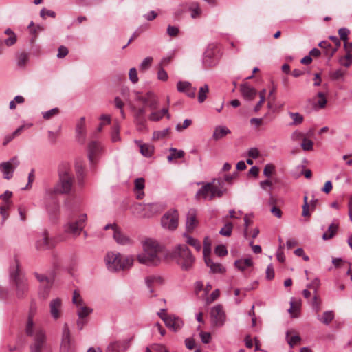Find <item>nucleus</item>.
<instances>
[{
  "mask_svg": "<svg viewBox=\"0 0 352 352\" xmlns=\"http://www.w3.org/2000/svg\"><path fill=\"white\" fill-rule=\"evenodd\" d=\"M33 316L34 312L31 309L25 328L26 335L32 338L30 352H52L45 331L35 324Z\"/></svg>",
  "mask_w": 352,
  "mask_h": 352,
  "instance_id": "f257e3e1",
  "label": "nucleus"
},
{
  "mask_svg": "<svg viewBox=\"0 0 352 352\" xmlns=\"http://www.w3.org/2000/svg\"><path fill=\"white\" fill-rule=\"evenodd\" d=\"M144 252L138 255V260L142 264L157 265L161 262V247L151 239H148L143 244Z\"/></svg>",
  "mask_w": 352,
  "mask_h": 352,
  "instance_id": "f03ea898",
  "label": "nucleus"
},
{
  "mask_svg": "<svg viewBox=\"0 0 352 352\" xmlns=\"http://www.w3.org/2000/svg\"><path fill=\"white\" fill-rule=\"evenodd\" d=\"M202 187L197 192L195 198L197 200L201 199L204 200L212 201L215 197H221L226 189L223 188V181L220 179H214L212 182L201 183Z\"/></svg>",
  "mask_w": 352,
  "mask_h": 352,
  "instance_id": "7ed1b4c3",
  "label": "nucleus"
},
{
  "mask_svg": "<svg viewBox=\"0 0 352 352\" xmlns=\"http://www.w3.org/2000/svg\"><path fill=\"white\" fill-rule=\"evenodd\" d=\"M59 180L54 188V192L56 194H68L71 192L74 177L72 170L67 163H63L58 168Z\"/></svg>",
  "mask_w": 352,
  "mask_h": 352,
  "instance_id": "20e7f679",
  "label": "nucleus"
},
{
  "mask_svg": "<svg viewBox=\"0 0 352 352\" xmlns=\"http://www.w3.org/2000/svg\"><path fill=\"white\" fill-rule=\"evenodd\" d=\"M10 283L14 286L18 298H23L28 291L27 278L19 268V263L15 260L14 263L10 267Z\"/></svg>",
  "mask_w": 352,
  "mask_h": 352,
  "instance_id": "39448f33",
  "label": "nucleus"
},
{
  "mask_svg": "<svg viewBox=\"0 0 352 352\" xmlns=\"http://www.w3.org/2000/svg\"><path fill=\"white\" fill-rule=\"evenodd\" d=\"M171 256L182 269L186 271L192 269L195 261L191 251L185 244L176 245L172 251Z\"/></svg>",
  "mask_w": 352,
  "mask_h": 352,
  "instance_id": "423d86ee",
  "label": "nucleus"
},
{
  "mask_svg": "<svg viewBox=\"0 0 352 352\" xmlns=\"http://www.w3.org/2000/svg\"><path fill=\"white\" fill-rule=\"evenodd\" d=\"M104 260L108 270L111 272L127 270L132 266L134 261L131 256H124L114 252L107 253Z\"/></svg>",
  "mask_w": 352,
  "mask_h": 352,
  "instance_id": "0eeeda50",
  "label": "nucleus"
},
{
  "mask_svg": "<svg viewBox=\"0 0 352 352\" xmlns=\"http://www.w3.org/2000/svg\"><path fill=\"white\" fill-rule=\"evenodd\" d=\"M87 221V214H82L78 217V219L74 221H70L65 225L64 230L66 233L72 234L74 237L78 236L85 226Z\"/></svg>",
  "mask_w": 352,
  "mask_h": 352,
  "instance_id": "6e6552de",
  "label": "nucleus"
},
{
  "mask_svg": "<svg viewBox=\"0 0 352 352\" xmlns=\"http://www.w3.org/2000/svg\"><path fill=\"white\" fill-rule=\"evenodd\" d=\"M75 351L74 342L72 340L68 324L65 323L63 328L60 352H75Z\"/></svg>",
  "mask_w": 352,
  "mask_h": 352,
  "instance_id": "1a4fd4ad",
  "label": "nucleus"
},
{
  "mask_svg": "<svg viewBox=\"0 0 352 352\" xmlns=\"http://www.w3.org/2000/svg\"><path fill=\"white\" fill-rule=\"evenodd\" d=\"M19 164L20 162L17 157H14L9 161L1 163L0 170L3 173V177L7 180L12 179L14 172Z\"/></svg>",
  "mask_w": 352,
  "mask_h": 352,
  "instance_id": "9d476101",
  "label": "nucleus"
},
{
  "mask_svg": "<svg viewBox=\"0 0 352 352\" xmlns=\"http://www.w3.org/2000/svg\"><path fill=\"white\" fill-rule=\"evenodd\" d=\"M211 323L214 327L223 326L226 316L221 305H217L211 309L210 311Z\"/></svg>",
  "mask_w": 352,
  "mask_h": 352,
  "instance_id": "9b49d317",
  "label": "nucleus"
},
{
  "mask_svg": "<svg viewBox=\"0 0 352 352\" xmlns=\"http://www.w3.org/2000/svg\"><path fill=\"white\" fill-rule=\"evenodd\" d=\"M72 302L78 307L77 314L80 319L86 318L92 312L91 309L85 305L81 296L76 290L73 292Z\"/></svg>",
  "mask_w": 352,
  "mask_h": 352,
  "instance_id": "f8f14e48",
  "label": "nucleus"
},
{
  "mask_svg": "<svg viewBox=\"0 0 352 352\" xmlns=\"http://www.w3.org/2000/svg\"><path fill=\"white\" fill-rule=\"evenodd\" d=\"M178 219L179 214L177 210L168 212L162 217V226L164 228L174 230L178 226Z\"/></svg>",
  "mask_w": 352,
  "mask_h": 352,
  "instance_id": "ddd939ff",
  "label": "nucleus"
},
{
  "mask_svg": "<svg viewBox=\"0 0 352 352\" xmlns=\"http://www.w3.org/2000/svg\"><path fill=\"white\" fill-rule=\"evenodd\" d=\"M157 314L164 322L166 326L175 332L178 331L184 324L182 320L177 316L173 315H164L162 316L160 313H157Z\"/></svg>",
  "mask_w": 352,
  "mask_h": 352,
  "instance_id": "4468645a",
  "label": "nucleus"
},
{
  "mask_svg": "<svg viewBox=\"0 0 352 352\" xmlns=\"http://www.w3.org/2000/svg\"><path fill=\"white\" fill-rule=\"evenodd\" d=\"M49 307L50 315L54 320H57L62 316L63 302L60 298L52 299Z\"/></svg>",
  "mask_w": 352,
  "mask_h": 352,
  "instance_id": "2eb2a0df",
  "label": "nucleus"
},
{
  "mask_svg": "<svg viewBox=\"0 0 352 352\" xmlns=\"http://www.w3.org/2000/svg\"><path fill=\"white\" fill-rule=\"evenodd\" d=\"M130 339L112 342L107 346V352H125L130 346Z\"/></svg>",
  "mask_w": 352,
  "mask_h": 352,
  "instance_id": "dca6fc26",
  "label": "nucleus"
},
{
  "mask_svg": "<svg viewBox=\"0 0 352 352\" xmlns=\"http://www.w3.org/2000/svg\"><path fill=\"white\" fill-rule=\"evenodd\" d=\"M198 224L197 212L195 209H190L187 213L186 228L188 232H192Z\"/></svg>",
  "mask_w": 352,
  "mask_h": 352,
  "instance_id": "f3484780",
  "label": "nucleus"
},
{
  "mask_svg": "<svg viewBox=\"0 0 352 352\" xmlns=\"http://www.w3.org/2000/svg\"><path fill=\"white\" fill-rule=\"evenodd\" d=\"M163 283L164 280L160 276L151 275L145 278V283L147 288L149 289L150 293H153L155 292V288L162 285Z\"/></svg>",
  "mask_w": 352,
  "mask_h": 352,
  "instance_id": "a211bd4d",
  "label": "nucleus"
},
{
  "mask_svg": "<svg viewBox=\"0 0 352 352\" xmlns=\"http://www.w3.org/2000/svg\"><path fill=\"white\" fill-rule=\"evenodd\" d=\"M102 146L97 141H92L88 144V157L91 162H94L96 157L102 151Z\"/></svg>",
  "mask_w": 352,
  "mask_h": 352,
  "instance_id": "6ab92c4d",
  "label": "nucleus"
},
{
  "mask_svg": "<svg viewBox=\"0 0 352 352\" xmlns=\"http://www.w3.org/2000/svg\"><path fill=\"white\" fill-rule=\"evenodd\" d=\"M53 246V244L50 241L48 237V233L47 231L43 232L42 239H39L36 243V248L38 250H44L50 249Z\"/></svg>",
  "mask_w": 352,
  "mask_h": 352,
  "instance_id": "aec40b11",
  "label": "nucleus"
},
{
  "mask_svg": "<svg viewBox=\"0 0 352 352\" xmlns=\"http://www.w3.org/2000/svg\"><path fill=\"white\" fill-rule=\"evenodd\" d=\"M240 91L242 96L248 100H252L256 95V90L247 83L241 85Z\"/></svg>",
  "mask_w": 352,
  "mask_h": 352,
  "instance_id": "412c9836",
  "label": "nucleus"
},
{
  "mask_svg": "<svg viewBox=\"0 0 352 352\" xmlns=\"http://www.w3.org/2000/svg\"><path fill=\"white\" fill-rule=\"evenodd\" d=\"M146 109L144 107H140L135 110V120L138 126L139 129H142L145 126L146 118H145Z\"/></svg>",
  "mask_w": 352,
  "mask_h": 352,
  "instance_id": "4be33fe9",
  "label": "nucleus"
},
{
  "mask_svg": "<svg viewBox=\"0 0 352 352\" xmlns=\"http://www.w3.org/2000/svg\"><path fill=\"white\" fill-rule=\"evenodd\" d=\"M230 133L231 131L228 127L225 126H217L213 132L212 138L215 141H217Z\"/></svg>",
  "mask_w": 352,
  "mask_h": 352,
  "instance_id": "5701e85b",
  "label": "nucleus"
},
{
  "mask_svg": "<svg viewBox=\"0 0 352 352\" xmlns=\"http://www.w3.org/2000/svg\"><path fill=\"white\" fill-rule=\"evenodd\" d=\"M135 143L140 147V153L146 157H150L154 152V147L148 144H142L140 141H135Z\"/></svg>",
  "mask_w": 352,
  "mask_h": 352,
  "instance_id": "b1692460",
  "label": "nucleus"
},
{
  "mask_svg": "<svg viewBox=\"0 0 352 352\" xmlns=\"http://www.w3.org/2000/svg\"><path fill=\"white\" fill-rule=\"evenodd\" d=\"M75 170L77 175L78 184L82 186L83 178L85 177V166L81 160H77L75 162Z\"/></svg>",
  "mask_w": 352,
  "mask_h": 352,
  "instance_id": "393cba45",
  "label": "nucleus"
},
{
  "mask_svg": "<svg viewBox=\"0 0 352 352\" xmlns=\"http://www.w3.org/2000/svg\"><path fill=\"white\" fill-rule=\"evenodd\" d=\"M166 116L168 119L170 118V114L168 113V108H163L160 111H153L149 116L148 119L153 122H157L160 120L164 116Z\"/></svg>",
  "mask_w": 352,
  "mask_h": 352,
  "instance_id": "a878e982",
  "label": "nucleus"
},
{
  "mask_svg": "<svg viewBox=\"0 0 352 352\" xmlns=\"http://www.w3.org/2000/svg\"><path fill=\"white\" fill-rule=\"evenodd\" d=\"M53 282H48L47 284L42 285L38 290V297L42 300H46L50 294Z\"/></svg>",
  "mask_w": 352,
  "mask_h": 352,
  "instance_id": "bb28decb",
  "label": "nucleus"
},
{
  "mask_svg": "<svg viewBox=\"0 0 352 352\" xmlns=\"http://www.w3.org/2000/svg\"><path fill=\"white\" fill-rule=\"evenodd\" d=\"M113 238L120 245H126L131 242V239L125 236L118 228L115 230Z\"/></svg>",
  "mask_w": 352,
  "mask_h": 352,
  "instance_id": "cd10ccee",
  "label": "nucleus"
},
{
  "mask_svg": "<svg viewBox=\"0 0 352 352\" xmlns=\"http://www.w3.org/2000/svg\"><path fill=\"white\" fill-rule=\"evenodd\" d=\"M205 263L212 273H223L226 271L221 264L213 262L211 258H207Z\"/></svg>",
  "mask_w": 352,
  "mask_h": 352,
  "instance_id": "c85d7f7f",
  "label": "nucleus"
},
{
  "mask_svg": "<svg viewBox=\"0 0 352 352\" xmlns=\"http://www.w3.org/2000/svg\"><path fill=\"white\" fill-rule=\"evenodd\" d=\"M76 131L78 136L82 137V142H84L86 134L85 118L82 117L76 124Z\"/></svg>",
  "mask_w": 352,
  "mask_h": 352,
  "instance_id": "c756f323",
  "label": "nucleus"
},
{
  "mask_svg": "<svg viewBox=\"0 0 352 352\" xmlns=\"http://www.w3.org/2000/svg\"><path fill=\"white\" fill-rule=\"evenodd\" d=\"M188 10L190 12V16L193 19L198 18L201 16L202 11L199 5L197 2H192L188 5Z\"/></svg>",
  "mask_w": 352,
  "mask_h": 352,
  "instance_id": "7c9ffc66",
  "label": "nucleus"
},
{
  "mask_svg": "<svg viewBox=\"0 0 352 352\" xmlns=\"http://www.w3.org/2000/svg\"><path fill=\"white\" fill-rule=\"evenodd\" d=\"M338 230V224L332 223L329 226L327 232H326L323 234L322 239L324 240H329V239H332L337 233Z\"/></svg>",
  "mask_w": 352,
  "mask_h": 352,
  "instance_id": "2f4dec72",
  "label": "nucleus"
},
{
  "mask_svg": "<svg viewBox=\"0 0 352 352\" xmlns=\"http://www.w3.org/2000/svg\"><path fill=\"white\" fill-rule=\"evenodd\" d=\"M234 264L239 270L244 271L247 267L252 266L253 265V262L251 258H246L244 259L236 260Z\"/></svg>",
  "mask_w": 352,
  "mask_h": 352,
  "instance_id": "473e14b6",
  "label": "nucleus"
},
{
  "mask_svg": "<svg viewBox=\"0 0 352 352\" xmlns=\"http://www.w3.org/2000/svg\"><path fill=\"white\" fill-rule=\"evenodd\" d=\"M318 318L322 323L328 325L334 319V313L333 311H327L321 316H318Z\"/></svg>",
  "mask_w": 352,
  "mask_h": 352,
  "instance_id": "72a5a7b5",
  "label": "nucleus"
},
{
  "mask_svg": "<svg viewBox=\"0 0 352 352\" xmlns=\"http://www.w3.org/2000/svg\"><path fill=\"white\" fill-rule=\"evenodd\" d=\"M25 125H22L19 126L16 130H15L12 134L8 135L5 137L4 141L3 142V145H7L10 142H11L14 138L21 135L23 131L25 129Z\"/></svg>",
  "mask_w": 352,
  "mask_h": 352,
  "instance_id": "f704fd0d",
  "label": "nucleus"
},
{
  "mask_svg": "<svg viewBox=\"0 0 352 352\" xmlns=\"http://www.w3.org/2000/svg\"><path fill=\"white\" fill-rule=\"evenodd\" d=\"M209 92V87L207 84L201 86L198 92V102L203 103L207 98V94Z\"/></svg>",
  "mask_w": 352,
  "mask_h": 352,
  "instance_id": "c9c22d12",
  "label": "nucleus"
},
{
  "mask_svg": "<svg viewBox=\"0 0 352 352\" xmlns=\"http://www.w3.org/2000/svg\"><path fill=\"white\" fill-rule=\"evenodd\" d=\"M170 155L167 157L168 161L171 162L173 159L182 158L184 156V152L182 150H177L174 148H170Z\"/></svg>",
  "mask_w": 352,
  "mask_h": 352,
  "instance_id": "e433bc0d",
  "label": "nucleus"
},
{
  "mask_svg": "<svg viewBox=\"0 0 352 352\" xmlns=\"http://www.w3.org/2000/svg\"><path fill=\"white\" fill-rule=\"evenodd\" d=\"M184 236L186 238V243L188 244L195 248L197 251L201 250V244L199 240L189 236L186 233L184 234Z\"/></svg>",
  "mask_w": 352,
  "mask_h": 352,
  "instance_id": "4c0bfd02",
  "label": "nucleus"
},
{
  "mask_svg": "<svg viewBox=\"0 0 352 352\" xmlns=\"http://www.w3.org/2000/svg\"><path fill=\"white\" fill-rule=\"evenodd\" d=\"M153 94V92L148 91L146 94L142 95L139 92H135V100L146 105Z\"/></svg>",
  "mask_w": 352,
  "mask_h": 352,
  "instance_id": "58836bf2",
  "label": "nucleus"
},
{
  "mask_svg": "<svg viewBox=\"0 0 352 352\" xmlns=\"http://www.w3.org/2000/svg\"><path fill=\"white\" fill-rule=\"evenodd\" d=\"M329 38L336 45V47L331 49V51L326 52V55L328 56L329 58H331L334 55L336 52L338 50V47L341 45V42L340 38H338L336 36H331Z\"/></svg>",
  "mask_w": 352,
  "mask_h": 352,
  "instance_id": "ea45409f",
  "label": "nucleus"
},
{
  "mask_svg": "<svg viewBox=\"0 0 352 352\" xmlns=\"http://www.w3.org/2000/svg\"><path fill=\"white\" fill-rule=\"evenodd\" d=\"M289 116L293 120L292 122L290 124V125H292V126L299 125L304 120V117L299 113L289 112Z\"/></svg>",
  "mask_w": 352,
  "mask_h": 352,
  "instance_id": "a19ab883",
  "label": "nucleus"
},
{
  "mask_svg": "<svg viewBox=\"0 0 352 352\" xmlns=\"http://www.w3.org/2000/svg\"><path fill=\"white\" fill-rule=\"evenodd\" d=\"M340 65L349 67L352 63V52H346V55L339 59Z\"/></svg>",
  "mask_w": 352,
  "mask_h": 352,
  "instance_id": "79ce46f5",
  "label": "nucleus"
},
{
  "mask_svg": "<svg viewBox=\"0 0 352 352\" xmlns=\"http://www.w3.org/2000/svg\"><path fill=\"white\" fill-rule=\"evenodd\" d=\"M12 196V192L9 190H6L4 194L1 195L0 196V200L2 201V205H8L9 206H12V201L10 200L11 197Z\"/></svg>",
  "mask_w": 352,
  "mask_h": 352,
  "instance_id": "37998d69",
  "label": "nucleus"
},
{
  "mask_svg": "<svg viewBox=\"0 0 352 352\" xmlns=\"http://www.w3.org/2000/svg\"><path fill=\"white\" fill-rule=\"evenodd\" d=\"M233 226L232 223H227L219 231V234L224 236H230L232 234Z\"/></svg>",
  "mask_w": 352,
  "mask_h": 352,
  "instance_id": "c03bdc74",
  "label": "nucleus"
},
{
  "mask_svg": "<svg viewBox=\"0 0 352 352\" xmlns=\"http://www.w3.org/2000/svg\"><path fill=\"white\" fill-rule=\"evenodd\" d=\"M151 110H155L158 108L159 101L157 97L153 93L151 97L149 99L146 104Z\"/></svg>",
  "mask_w": 352,
  "mask_h": 352,
  "instance_id": "a18cd8bd",
  "label": "nucleus"
},
{
  "mask_svg": "<svg viewBox=\"0 0 352 352\" xmlns=\"http://www.w3.org/2000/svg\"><path fill=\"white\" fill-rule=\"evenodd\" d=\"M191 83L188 81H179L177 83V89L179 92H184L188 89L191 86Z\"/></svg>",
  "mask_w": 352,
  "mask_h": 352,
  "instance_id": "49530a36",
  "label": "nucleus"
},
{
  "mask_svg": "<svg viewBox=\"0 0 352 352\" xmlns=\"http://www.w3.org/2000/svg\"><path fill=\"white\" fill-rule=\"evenodd\" d=\"M58 113H59V109H58V108L56 107V108H53L49 111L43 112L42 115H43V118L45 120H50L53 116L58 115Z\"/></svg>",
  "mask_w": 352,
  "mask_h": 352,
  "instance_id": "de8ad7c7",
  "label": "nucleus"
},
{
  "mask_svg": "<svg viewBox=\"0 0 352 352\" xmlns=\"http://www.w3.org/2000/svg\"><path fill=\"white\" fill-rule=\"evenodd\" d=\"M318 97L319 98L318 100L316 102V105L320 109H323L326 107L327 100L324 96V94L322 92H318L317 94Z\"/></svg>",
  "mask_w": 352,
  "mask_h": 352,
  "instance_id": "09e8293b",
  "label": "nucleus"
},
{
  "mask_svg": "<svg viewBox=\"0 0 352 352\" xmlns=\"http://www.w3.org/2000/svg\"><path fill=\"white\" fill-rule=\"evenodd\" d=\"M152 62V57L148 56L145 58L140 65V69L142 71L147 70L151 67Z\"/></svg>",
  "mask_w": 352,
  "mask_h": 352,
  "instance_id": "8fccbe9b",
  "label": "nucleus"
},
{
  "mask_svg": "<svg viewBox=\"0 0 352 352\" xmlns=\"http://www.w3.org/2000/svg\"><path fill=\"white\" fill-rule=\"evenodd\" d=\"M300 301H294L293 299L290 301V307L288 309V311L293 314L294 312H298L300 311Z\"/></svg>",
  "mask_w": 352,
  "mask_h": 352,
  "instance_id": "3c124183",
  "label": "nucleus"
},
{
  "mask_svg": "<svg viewBox=\"0 0 352 352\" xmlns=\"http://www.w3.org/2000/svg\"><path fill=\"white\" fill-rule=\"evenodd\" d=\"M314 143L311 140L306 138L305 137L302 139L301 147L304 151H311L313 149Z\"/></svg>",
  "mask_w": 352,
  "mask_h": 352,
  "instance_id": "603ef678",
  "label": "nucleus"
},
{
  "mask_svg": "<svg viewBox=\"0 0 352 352\" xmlns=\"http://www.w3.org/2000/svg\"><path fill=\"white\" fill-rule=\"evenodd\" d=\"M120 140V128L118 124L113 126L111 132V140L113 142H118Z\"/></svg>",
  "mask_w": 352,
  "mask_h": 352,
  "instance_id": "864d4df0",
  "label": "nucleus"
},
{
  "mask_svg": "<svg viewBox=\"0 0 352 352\" xmlns=\"http://www.w3.org/2000/svg\"><path fill=\"white\" fill-rule=\"evenodd\" d=\"M215 254L219 256H225L228 254L226 247L223 245H219L214 249Z\"/></svg>",
  "mask_w": 352,
  "mask_h": 352,
  "instance_id": "5fc2aeb1",
  "label": "nucleus"
},
{
  "mask_svg": "<svg viewBox=\"0 0 352 352\" xmlns=\"http://www.w3.org/2000/svg\"><path fill=\"white\" fill-rule=\"evenodd\" d=\"M28 60V54L25 52L21 53L19 55L18 58H17V65L19 67H23L25 65Z\"/></svg>",
  "mask_w": 352,
  "mask_h": 352,
  "instance_id": "6e6d98bb",
  "label": "nucleus"
},
{
  "mask_svg": "<svg viewBox=\"0 0 352 352\" xmlns=\"http://www.w3.org/2000/svg\"><path fill=\"white\" fill-rule=\"evenodd\" d=\"M169 128H166L162 131H155L153 133V139L160 140L166 137L169 133Z\"/></svg>",
  "mask_w": 352,
  "mask_h": 352,
  "instance_id": "4d7b16f0",
  "label": "nucleus"
},
{
  "mask_svg": "<svg viewBox=\"0 0 352 352\" xmlns=\"http://www.w3.org/2000/svg\"><path fill=\"white\" fill-rule=\"evenodd\" d=\"M10 208V206H9L8 204H6V205H1L0 206V214L3 217V222H4L9 217L8 210Z\"/></svg>",
  "mask_w": 352,
  "mask_h": 352,
  "instance_id": "13d9d810",
  "label": "nucleus"
},
{
  "mask_svg": "<svg viewBox=\"0 0 352 352\" xmlns=\"http://www.w3.org/2000/svg\"><path fill=\"white\" fill-rule=\"evenodd\" d=\"M274 170L275 166L273 164H267L264 167L263 175L267 177H270Z\"/></svg>",
  "mask_w": 352,
  "mask_h": 352,
  "instance_id": "bf43d9fd",
  "label": "nucleus"
},
{
  "mask_svg": "<svg viewBox=\"0 0 352 352\" xmlns=\"http://www.w3.org/2000/svg\"><path fill=\"white\" fill-rule=\"evenodd\" d=\"M244 226H245V229H244V232H243V235L245 236V238H248V227L252 224L253 221L251 219V218L249 217L248 214H245V216L244 217Z\"/></svg>",
  "mask_w": 352,
  "mask_h": 352,
  "instance_id": "052dcab7",
  "label": "nucleus"
},
{
  "mask_svg": "<svg viewBox=\"0 0 352 352\" xmlns=\"http://www.w3.org/2000/svg\"><path fill=\"white\" fill-rule=\"evenodd\" d=\"M338 34L340 36V40H342L344 42H346L348 41V35L349 34V30L346 28H340L338 30Z\"/></svg>",
  "mask_w": 352,
  "mask_h": 352,
  "instance_id": "680f3d73",
  "label": "nucleus"
},
{
  "mask_svg": "<svg viewBox=\"0 0 352 352\" xmlns=\"http://www.w3.org/2000/svg\"><path fill=\"white\" fill-rule=\"evenodd\" d=\"M157 78L162 81H166L168 78L167 72L162 67H159L157 72Z\"/></svg>",
  "mask_w": 352,
  "mask_h": 352,
  "instance_id": "e2e57ef3",
  "label": "nucleus"
},
{
  "mask_svg": "<svg viewBox=\"0 0 352 352\" xmlns=\"http://www.w3.org/2000/svg\"><path fill=\"white\" fill-rule=\"evenodd\" d=\"M179 30L177 27L176 26H173V25H168L167 27V34L170 36H177L178 34H179Z\"/></svg>",
  "mask_w": 352,
  "mask_h": 352,
  "instance_id": "0e129e2a",
  "label": "nucleus"
},
{
  "mask_svg": "<svg viewBox=\"0 0 352 352\" xmlns=\"http://www.w3.org/2000/svg\"><path fill=\"white\" fill-rule=\"evenodd\" d=\"M129 76L130 80L133 83L138 82V72L135 67H133L129 70Z\"/></svg>",
  "mask_w": 352,
  "mask_h": 352,
  "instance_id": "69168bd1",
  "label": "nucleus"
},
{
  "mask_svg": "<svg viewBox=\"0 0 352 352\" xmlns=\"http://www.w3.org/2000/svg\"><path fill=\"white\" fill-rule=\"evenodd\" d=\"M28 208L24 206H19L18 208L19 214L21 221H24L26 220V214L28 212Z\"/></svg>",
  "mask_w": 352,
  "mask_h": 352,
  "instance_id": "338daca9",
  "label": "nucleus"
},
{
  "mask_svg": "<svg viewBox=\"0 0 352 352\" xmlns=\"http://www.w3.org/2000/svg\"><path fill=\"white\" fill-rule=\"evenodd\" d=\"M68 53V49L65 46L61 45L58 47L57 57L58 58H63L65 57Z\"/></svg>",
  "mask_w": 352,
  "mask_h": 352,
  "instance_id": "774afa93",
  "label": "nucleus"
}]
</instances>
